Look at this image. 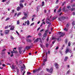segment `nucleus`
Here are the masks:
<instances>
[{"label":"nucleus","mask_w":75,"mask_h":75,"mask_svg":"<svg viewBox=\"0 0 75 75\" xmlns=\"http://www.w3.org/2000/svg\"><path fill=\"white\" fill-rule=\"evenodd\" d=\"M46 71L47 72H50L51 74H52V71H53V69H52V68H51L50 70L49 69H46Z\"/></svg>","instance_id":"f257e3e1"},{"label":"nucleus","mask_w":75,"mask_h":75,"mask_svg":"<svg viewBox=\"0 0 75 75\" xmlns=\"http://www.w3.org/2000/svg\"><path fill=\"white\" fill-rule=\"evenodd\" d=\"M48 31H49V30H46L45 31L43 35L44 37H47V33H48Z\"/></svg>","instance_id":"f03ea898"},{"label":"nucleus","mask_w":75,"mask_h":75,"mask_svg":"<svg viewBox=\"0 0 75 75\" xmlns=\"http://www.w3.org/2000/svg\"><path fill=\"white\" fill-rule=\"evenodd\" d=\"M68 52H70V53H71L72 52V51L71 50L69 51V49L68 48H67L66 49V51L65 52L66 54H67V53Z\"/></svg>","instance_id":"7ed1b4c3"},{"label":"nucleus","mask_w":75,"mask_h":75,"mask_svg":"<svg viewBox=\"0 0 75 75\" xmlns=\"http://www.w3.org/2000/svg\"><path fill=\"white\" fill-rule=\"evenodd\" d=\"M59 34L60 36V37H62V36H63L64 35H65V33H64L62 32H59Z\"/></svg>","instance_id":"20e7f679"},{"label":"nucleus","mask_w":75,"mask_h":75,"mask_svg":"<svg viewBox=\"0 0 75 75\" xmlns=\"http://www.w3.org/2000/svg\"><path fill=\"white\" fill-rule=\"evenodd\" d=\"M54 66L56 68L58 69L59 67V65H58V63H54Z\"/></svg>","instance_id":"39448f33"},{"label":"nucleus","mask_w":75,"mask_h":75,"mask_svg":"<svg viewBox=\"0 0 75 75\" xmlns=\"http://www.w3.org/2000/svg\"><path fill=\"white\" fill-rule=\"evenodd\" d=\"M47 61V59H45L43 60V65H44L45 64V62Z\"/></svg>","instance_id":"423d86ee"},{"label":"nucleus","mask_w":75,"mask_h":75,"mask_svg":"<svg viewBox=\"0 0 75 75\" xmlns=\"http://www.w3.org/2000/svg\"><path fill=\"white\" fill-rule=\"evenodd\" d=\"M68 18L67 16H62L61 18V19H62V20H65V19H67Z\"/></svg>","instance_id":"0eeeda50"},{"label":"nucleus","mask_w":75,"mask_h":75,"mask_svg":"<svg viewBox=\"0 0 75 75\" xmlns=\"http://www.w3.org/2000/svg\"><path fill=\"white\" fill-rule=\"evenodd\" d=\"M10 30H7L5 31L4 33L5 34H7L9 33Z\"/></svg>","instance_id":"6e6552de"},{"label":"nucleus","mask_w":75,"mask_h":75,"mask_svg":"<svg viewBox=\"0 0 75 75\" xmlns=\"http://www.w3.org/2000/svg\"><path fill=\"white\" fill-rule=\"evenodd\" d=\"M15 27H14V26H11V28L10 29V30H14V28Z\"/></svg>","instance_id":"1a4fd4ad"},{"label":"nucleus","mask_w":75,"mask_h":75,"mask_svg":"<svg viewBox=\"0 0 75 75\" xmlns=\"http://www.w3.org/2000/svg\"><path fill=\"white\" fill-rule=\"evenodd\" d=\"M17 68V67H16V70L17 72V75H18L19 74V70Z\"/></svg>","instance_id":"9d476101"},{"label":"nucleus","mask_w":75,"mask_h":75,"mask_svg":"<svg viewBox=\"0 0 75 75\" xmlns=\"http://www.w3.org/2000/svg\"><path fill=\"white\" fill-rule=\"evenodd\" d=\"M19 6L21 8H23V4L21 3L19 4Z\"/></svg>","instance_id":"9b49d317"},{"label":"nucleus","mask_w":75,"mask_h":75,"mask_svg":"<svg viewBox=\"0 0 75 75\" xmlns=\"http://www.w3.org/2000/svg\"><path fill=\"white\" fill-rule=\"evenodd\" d=\"M18 50L19 53H20V54H21V53H22V50H21V49L20 48H19L18 49Z\"/></svg>","instance_id":"f8f14e48"},{"label":"nucleus","mask_w":75,"mask_h":75,"mask_svg":"<svg viewBox=\"0 0 75 75\" xmlns=\"http://www.w3.org/2000/svg\"><path fill=\"white\" fill-rule=\"evenodd\" d=\"M21 8L20 7V6H18L16 8L17 9V11H19V10H21Z\"/></svg>","instance_id":"ddd939ff"},{"label":"nucleus","mask_w":75,"mask_h":75,"mask_svg":"<svg viewBox=\"0 0 75 75\" xmlns=\"http://www.w3.org/2000/svg\"><path fill=\"white\" fill-rule=\"evenodd\" d=\"M23 14H24L25 16L26 17H27V16H28L27 13H26L25 12H23Z\"/></svg>","instance_id":"4468645a"},{"label":"nucleus","mask_w":75,"mask_h":75,"mask_svg":"<svg viewBox=\"0 0 75 75\" xmlns=\"http://www.w3.org/2000/svg\"><path fill=\"white\" fill-rule=\"evenodd\" d=\"M39 69H35V70H34L33 71V73H34L35 72H37V71H39Z\"/></svg>","instance_id":"2eb2a0df"},{"label":"nucleus","mask_w":75,"mask_h":75,"mask_svg":"<svg viewBox=\"0 0 75 75\" xmlns=\"http://www.w3.org/2000/svg\"><path fill=\"white\" fill-rule=\"evenodd\" d=\"M70 72H71V70L70 69H69L67 72L66 74L67 75H68V74H69V73H70Z\"/></svg>","instance_id":"dca6fc26"},{"label":"nucleus","mask_w":75,"mask_h":75,"mask_svg":"<svg viewBox=\"0 0 75 75\" xmlns=\"http://www.w3.org/2000/svg\"><path fill=\"white\" fill-rule=\"evenodd\" d=\"M68 59V57H65V59H64V61H67V59Z\"/></svg>","instance_id":"f3484780"},{"label":"nucleus","mask_w":75,"mask_h":75,"mask_svg":"<svg viewBox=\"0 0 75 75\" xmlns=\"http://www.w3.org/2000/svg\"><path fill=\"white\" fill-rule=\"evenodd\" d=\"M26 41L28 42H32V40H31L28 39L26 40Z\"/></svg>","instance_id":"a211bd4d"},{"label":"nucleus","mask_w":75,"mask_h":75,"mask_svg":"<svg viewBox=\"0 0 75 75\" xmlns=\"http://www.w3.org/2000/svg\"><path fill=\"white\" fill-rule=\"evenodd\" d=\"M30 47H31V46H27L26 47V49L28 50H29V49L30 48Z\"/></svg>","instance_id":"6ab92c4d"},{"label":"nucleus","mask_w":75,"mask_h":75,"mask_svg":"<svg viewBox=\"0 0 75 75\" xmlns=\"http://www.w3.org/2000/svg\"><path fill=\"white\" fill-rule=\"evenodd\" d=\"M38 40H39V38H37V39H36L35 41H34V42H37L38 41Z\"/></svg>","instance_id":"aec40b11"},{"label":"nucleus","mask_w":75,"mask_h":75,"mask_svg":"<svg viewBox=\"0 0 75 75\" xmlns=\"http://www.w3.org/2000/svg\"><path fill=\"white\" fill-rule=\"evenodd\" d=\"M27 25H30V21H29V20H27Z\"/></svg>","instance_id":"412c9836"},{"label":"nucleus","mask_w":75,"mask_h":75,"mask_svg":"<svg viewBox=\"0 0 75 75\" xmlns=\"http://www.w3.org/2000/svg\"><path fill=\"white\" fill-rule=\"evenodd\" d=\"M67 8H68V9L69 10H71V6H68L67 7Z\"/></svg>","instance_id":"4be33fe9"},{"label":"nucleus","mask_w":75,"mask_h":75,"mask_svg":"<svg viewBox=\"0 0 75 75\" xmlns=\"http://www.w3.org/2000/svg\"><path fill=\"white\" fill-rule=\"evenodd\" d=\"M44 6V2L43 1L42 3V6L43 7Z\"/></svg>","instance_id":"5701e85b"},{"label":"nucleus","mask_w":75,"mask_h":75,"mask_svg":"<svg viewBox=\"0 0 75 75\" xmlns=\"http://www.w3.org/2000/svg\"><path fill=\"white\" fill-rule=\"evenodd\" d=\"M64 31H68V28H65L64 29Z\"/></svg>","instance_id":"b1692460"},{"label":"nucleus","mask_w":75,"mask_h":75,"mask_svg":"<svg viewBox=\"0 0 75 75\" xmlns=\"http://www.w3.org/2000/svg\"><path fill=\"white\" fill-rule=\"evenodd\" d=\"M69 23H67V25L66 26V28H68V27H69Z\"/></svg>","instance_id":"393cba45"},{"label":"nucleus","mask_w":75,"mask_h":75,"mask_svg":"<svg viewBox=\"0 0 75 75\" xmlns=\"http://www.w3.org/2000/svg\"><path fill=\"white\" fill-rule=\"evenodd\" d=\"M27 17H23L22 18V20H25V19H26Z\"/></svg>","instance_id":"a878e982"},{"label":"nucleus","mask_w":75,"mask_h":75,"mask_svg":"<svg viewBox=\"0 0 75 75\" xmlns=\"http://www.w3.org/2000/svg\"><path fill=\"white\" fill-rule=\"evenodd\" d=\"M52 40H54V41H55L57 40V38H55L53 37L52 38Z\"/></svg>","instance_id":"bb28decb"},{"label":"nucleus","mask_w":75,"mask_h":75,"mask_svg":"<svg viewBox=\"0 0 75 75\" xmlns=\"http://www.w3.org/2000/svg\"><path fill=\"white\" fill-rule=\"evenodd\" d=\"M17 24L18 25H19L20 24V21H19V20H18L17 22Z\"/></svg>","instance_id":"cd10ccee"},{"label":"nucleus","mask_w":75,"mask_h":75,"mask_svg":"<svg viewBox=\"0 0 75 75\" xmlns=\"http://www.w3.org/2000/svg\"><path fill=\"white\" fill-rule=\"evenodd\" d=\"M23 69H24V67H21V71L22 72V71H23Z\"/></svg>","instance_id":"c85d7f7f"},{"label":"nucleus","mask_w":75,"mask_h":75,"mask_svg":"<svg viewBox=\"0 0 75 75\" xmlns=\"http://www.w3.org/2000/svg\"><path fill=\"white\" fill-rule=\"evenodd\" d=\"M75 8H72L71 9V11H75Z\"/></svg>","instance_id":"c756f323"},{"label":"nucleus","mask_w":75,"mask_h":75,"mask_svg":"<svg viewBox=\"0 0 75 75\" xmlns=\"http://www.w3.org/2000/svg\"><path fill=\"white\" fill-rule=\"evenodd\" d=\"M65 42L66 44H67L68 43V39H66L65 40Z\"/></svg>","instance_id":"7c9ffc66"},{"label":"nucleus","mask_w":75,"mask_h":75,"mask_svg":"<svg viewBox=\"0 0 75 75\" xmlns=\"http://www.w3.org/2000/svg\"><path fill=\"white\" fill-rule=\"evenodd\" d=\"M20 2L21 3H24V0H21L20 1Z\"/></svg>","instance_id":"2f4dec72"},{"label":"nucleus","mask_w":75,"mask_h":75,"mask_svg":"<svg viewBox=\"0 0 75 75\" xmlns=\"http://www.w3.org/2000/svg\"><path fill=\"white\" fill-rule=\"evenodd\" d=\"M72 24L74 26L75 25V21H73L72 23Z\"/></svg>","instance_id":"473e14b6"},{"label":"nucleus","mask_w":75,"mask_h":75,"mask_svg":"<svg viewBox=\"0 0 75 75\" xmlns=\"http://www.w3.org/2000/svg\"><path fill=\"white\" fill-rule=\"evenodd\" d=\"M11 39L12 40H13L14 39V38H13L12 36H11Z\"/></svg>","instance_id":"72a5a7b5"},{"label":"nucleus","mask_w":75,"mask_h":75,"mask_svg":"<svg viewBox=\"0 0 75 75\" xmlns=\"http://www.w3.org/2000/svg\"><path fill=\"white\" fill-rule=\"evenodd\" d=\"M46 23H47V24H51V23L48 22V21H46Z\"/></svg>","instance_id":"f704fd0d"},{"label":"nucleus","mask_w":75,"mask_h":75,"mask_svg":"<svg viewBox=\"0 0 75 75\" xmlns=\"http://www.w3.org/2000/svg\"><path fill=\"white\" fill-rule=\"evenodd\" d=\"M42 35V34L41 33H38V35H39V36H40Z\"/></svg>","instance_id":"c9c22d12"},{"label":"nucleus","mask_w":75,"mask_h":75,"mask_svg":"<svg viewBox=\"0 0 75 75\" xmlns=\"http://www.w3.org/2000/svg\"><path fill=\"white\" fill-rule=\"evenodd\" d=\"M58 2H59V0H57L55 3L56 4H58Z\"/></svg>","instance_id":"e433bc0d"},{"label":"nucleus","mask_w":75,"mask_h":75,"mask_svg":"<svg viewBox=\"0 0 75 75\" xmlns=\"http://www.w3.org/2000/svg\"><path fill=\"white\" fill-rule=\"evenodd\" d=\"M68 45L69 47L71 45V42H69L68 44Z\"/></svg>","instance_id":"4c0bfd02"},{"label":"nucleus","mask_w":75,"mask_h":75,"mask_svg":"<svg viewBox=\"0 0 75 75\" xmlns=\"http://www.w3.org/2000/svg\"><path fill=\"white\" fill-rule=\"evenodd\" d=\"M30 37H31V36L30 35H28L27 37V38H30Z\"/></svg>","instance_id":"58836bf2"},{"label":"nucleus","mask_w":75,"mask_h":75,"mask_svg":"<svg viewBox=\"0 0 75 75\" xmlns=\"http://www.w3.org/2000/svg\"><path fill=\"white\" fill-rule=\"evenodd\" d=\"M49 45V44L48 43L46 44V47H48V46Z\"/></svg>","instance_id":"ea45409f"},{"label":"nucleus","mask_w":75,"mask_h":75,"mask_svg":"<svg viewBox=\"0 0 75 75\" xmlns=\"http://www.w3.org/2000/svg\"><path fill=\"white\" fill-rule=\"evenodd\" d=\"M14 10H12V12L11 13H14Z\"/></svg>","instance_id":"a19ab883"},{"label":"nucleus","mask_w":75,"mask_h":75,"mask_svg":"<svg viewBox=\"0 0 75 75\" xmlns=\"http://www.w3.org/2000/svg\"><path fill=\"white\" fill-rule=\"evenodd\" d=\"M9 19H10V18H7L5 20V21H7L8 20H9Z\"/></svg>","instance_id":"79ce46f5"},{"label":"nucleus","mask_w":75,"mask_h":75,"mask_svg":"<svg viewBox=\"0 0 75 75\" xmlns=\"http://www.w3.org/2000/svg\"><path fill=\"white\" fill-rule=\"evenodd\" d=\"M6 49H4L3 50H2V52H4L5 51H6Z\"/></svg>","instance_id":"37998d69"},{"label":"nucleus","mask_w":75,"mask_h":75,"mask_svg":"<svg viewBox=\"0 0 75 75\" xmlns=\"http://www.w3.org/2000/svg\"><path fill=\"white\" fill-rule=\"evenodd\" d=\"M34 25V23H33L32 24H31L30 26H31L32 25Z\"/></svg>","instance_id":"c03bdc74"},{"label":"nucleus","mask_w":75,"mask_h":75,"mask_svg":"<svg viewBox=\"0 0 75 75\" xmlns=\"http://www.w3.org/2000/svg\"><path fill=\"white\" fill-rule=\"evenodd\" d=\"M44 30L43 29L41 30L40 31V32H41V33H42V32L44 31Z\"/></svg>","instance_id":"a18cd8bd"},{"label":"nucleus","mask_w":75,"mask_h":75,"mask_svg":"<svg viewBox=\"0 0 75 75\" xmlns=\"http://www.w3.org/2000/svg\"><path fill=\"white\" fill-rule=\"evenodd\" d=\"M21 15V13H18V14L17 16H20Z\"/></svg>","instance_id":"49530a36"},{"label":"nucleus","mask_w":75,"mask_h":75,"mask_svg":"<svg viewBox=\"0 0 75 75\" xmlns=\"http://www.w3.org/2000/svg\"><path fill=\"white\" fill-rule=\"evenodd\" d=\"M72 7H75V4H73L72 5Z\"/></svg>","instance_id":"de8ad7c7"},{"label":"nucleus","mask_w":75,"mask_h":75,"mask_svg":"<svg viewBox=\"0 0 75 75\" xmlns=\"http://www.w3.org/2000/svg\"><path fill=\"white\" fill-rule=\"evenodd\" d=\"M67 68H68V69L70 67L69 65H67Z\"/></svg>","instance_id":"09e8293b"},{"label":"nucleus","mask_w":75,"mask_h":75,"mask_svg":"<svg viewBox=\"0 0 75 75\" xmlns=\"http://www.w3.org/2000/svg\"><path fill=\"white\" fill-rule=\"evenodd\" d=\"M41 24H42V25H43V24H45V21H43L42 22V23Z\"/></svg>","instance_id":"8fccbe9b"},{"label":"nucleus","mask_w":75,"mask_h":75,"mask_svg":"<svg viewBox=\"0 0 75 75\" xmlns=\"http://www.w3.org/2000/svg\"><path fill=\"white\" fill-rule=\"evenodd\" d=\"M25 71H23V73L22 75H24V74H25Z\"/></svg>","instance_id":"3c124183"},{"label":"nucleus","mask_w":75,"mask_h":75,"mask_svg":"<svg viewBox=\"0 0 75 75\" xmlns=\"http://www.w3.org/2000/svg\"><path fill=\"white\" fill-rule=\"evenodd\" d=\"M12 69H14V65H12Z\"/></svg>","instance_id":"603ef678"},{"label":"nucleus","mask_w":75,"mask_h":75,"mask_svg":"<svg viewBox=\"0 0 75 75\" xmlns=\"http://www.w3.org/2000/svg\"><path fill=\"white\" fill-rule=\"evenodd\" d=\"M58 48H59V47H57L55 49L56 50H58Z\"/></svg>","instance_id":"864d4df0"},{"label":"nucleus","mask_w":75,"mask_h":75,"mask_svg":"<svg viewBox=\"0 0 75 75\" xmlns=\"http://www.w3.org/2000/svg\"><path fill=\"white\" fill-rule=\"evenodd\" d=\"M65 7H64L63 8V11H65Z\"/></svg>","instance_id":"5fc2aeb1"},{"label":"nucleus","mask_w":75,"mask_h":75,"mask_svg":"<svg viewBox=\"0 0 75 75\" xmlns=\"http://www.w3.org/2000/svg\"><path fill=\"white\" fill-rule=\"evenodd\" d=\"M44 13H47V10H44Z\"/></svg>","instance_id":"6e6d98bb"},{"label":"nucleus","mask_w":75,"mask_h":75,"mask_svg":"<svg viewBox=\"0 0 75 75\" xmlns=\"http://www.w3.org/2000/svg\"><path fill=\"white\" fill-rule=\"evenodd\" d=\"M58 20L59 21H61V18H59Z\"/></svg>","instance_id":"4d7b16f0"},{"label":"nucleus","mask_w":75,"mask_h":75,"mask_svg":"<svg viewBox=\"0 0 75 75\" xmlns=\"http://www.w3.org/2000/svg\"><path fill=\"white\" fill-rule=\"evenodd\" d=\"M2 63V61H0V65H1V64Z\"/></svg>","instance_id":"13d9d810"},{"label":"nucleus","mask_w":75,"mask_h":75,"mask_svg":"<svg viewBox=\"0 0 75 75\" xmlns=\"http://www.w3.org/2000/svg\"><path fill=\"white\" fill-rule=\"evenodd\" d=\"M73 16H75V12H73Z\"/></svg>","instance_id":"bf43d9fd"},{"label":"nucleus","mask_w":75,"mask_h":75,"mask_svg":"<svg viewBox=\"0 0 75 75\" xmlns=\"http://www.w3.org/2000/svg\"><path fill=\"white\" fill-rule=\"evenodd\" d=\"M1 35L3 36V34L2 33H1Z\"/></svg>","instance_id":"052dcab7"},{"label":"nucleus","mask_w":75,"mask_h":75,"mask_svg":"<svg viewBox=\"0 0 75 75\" xmlns=\"http://www.w3.org/2000/svg\"><path fill=\"white\" fill-rule=\"evenodd\" d=\"M6 1V0H2V2H4L5 1Z\"/></svg>","instance_id":"680f3d73"},{"label":"nucleus","mask_w":75,"mask_h":75,"mask_svg":"<svg viewBox=\"0 0 75 75\" xmlns=\"http://www.w3.org/2000/svg\"><path fill=\"white\" fill-rule=\"evenodd\" d=\"M27 74H31V73L28 71L27 73Z\"/></svg>","instance_id":"e2e57ef3"},{"label":"nucleus","mask_w":75,"mask_h":75,"mask_svg":"<svg viewBox=\"0 0 75 75\" xmlns=\"http://www.w3.org/2000/svg\"><path fill=\"white\" fill-rule=\"evenodd\" d=\"M40 47H41V48H43V46L42 45H40Z\"/></svg>","instance_id":"0e129e2a"},{"label":"nucleus","mask_w":75,"mask_h":75,"mask_svg":"<svg viewBox=\"0 0 75 75\" xmlns=\"http://www.w3.org/2000/svg\"><path fill=\"white\" fill-rule=\"evenodd\" d=\"M56 18H57L55 17H54L53 18V20H55Z\"/></svg>","instance_id":"69168bd1"},{"label":"nucleus","mask_w":75,"mask_h":75,"mask_svg":"<svg viewBox=\"0 0 75 75\" xmlns=\"http://www.w3.org/2000/svg\"><path fill=\"white\" fill-rule=\"evenodd\" d=\"M3 67H5L6 66V65L4 64H2Z\"/></svg>","instance_id":"338daca9"},{"label":"nucleus","mask_w":75,"mask_h":75,"mask_svg":"<svg viewBox=\"0 0 75 75\" xmlns=\"http://www.w3.org/2000/svg\"><path fill=\"white\" fill-rule=\"evenodd\" d=\"M61 11V9H60L58 11V12H60Z\"/></svg>","instance_id":"774afa93"}]
</instances>
